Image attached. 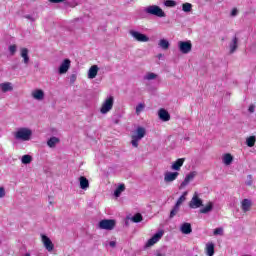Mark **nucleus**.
<instances>
[{
  "label": "nucleus",
  "mask_w": 256,
  "mask_h": 256,
  "mask_svg": "<svg viewBox=\"0 0 256 256\" xmlns=\"http://www.w3.org/2000/svg\"><path fill=\"white\" fill-rule=\"evenodd\" d=\"M13 135L16 141H31V137H33V131L30 128L21 127L18 128Z\"/></svg>",
  "instance_id": "1"
},
{
  "label": "nucleus",
  "mask_w": 256,
  "mask_h": 256,
  "mask_svg": "<svg viewBox=\"0 0 256 256\" xmlns=\"http://www.w3.org/2000/svg\"><path fill=\"white\" fill-rule=\"evenodd\" d=\"M147 15H154V17H166L165 11L157 5H150L144 8Z\"/></svg>",
  "instance_id": "2"
},
{
  "label": "nucleus",
  "mask_w": 256,
  "mask_h": 256,
  "mask_svg": "<svg viewBox=\"0 0 256 256\" xmlns=\"http://www.w3.org/2000/svg\"><path fill=\"white\" fill-rule=\"evenodd\" d=\"M146 130L143 127H138L135 131V134L132 135V140H131V145L134 147H139V142L141 141V139H143V137H145L146 135Z\"/></svg>",
  "instance_id": "3"
},
{
  "label": "nucleus",
  "mask_w": 256,
  "mask_h": 256,
  "mask_svg": "<svg viewBox=\"0 0 256 256\" xmlns=\"http://www.w3.org/2000/svg\"><path fill=\"white\" fill-rule=\"evenodd\" d=\"M115 225H117V222L113 219H104L98 223V227L105 231H113L115 229Z\"/></svg>",
  "instance_id": "4"
},
{
  "label": "nucleus",
  "mask_w": 256,
  "mask_h": 256,
  "mask_svg": "<svg viewBox=\"0 0 256 256\" xmlns=\"http://www.w3.org/2000/svg\"><path fill=\"white\" fill-rule=\"evenodd\" d=\"M113 103H115V99L113 98V96H109L105 99L100 108V112L102 113V115H106V113H109V111L113 109Z\"/></svg>",
  "instance_id": "5"
},
{
  "label": "nucleus",
  "mask_w": 256,
  "mask_h": 256,
  "mask_svg": "<svg viewBox=\"0 0 256 256\" xmlns=\"http://www.w3.org/2000/svg\"><path fill=\"white\" fill-rule=\"evenodd\" d=\"M129 35L134 38V41H138L139 43H148L149 37L137 30H130Z\"/></svg>",
  "instance_id": "6"
},
{
  "label": "nucleus",
  "mask_w": 256,
  "mask_h": 256,
  "mask_svg": "<svg viewBox=\"0 0 256 256\" xmlns=\"http://www.w3.org/2000/svg\"><path fill=\"white\" fill-rule=\"evenodd\" d=\"M178 47L181 53L187 55V53H191V49H193V44H191V41H180L178 42Z\"/></svg>",
  "instance_id": "7"
},
{
  "label": "nucleus",
  "mask_w": 256,
  "mask_h": 256,
  "mask_svg": "<svg viewBox=\"0 0 256 256\" xmlns=\"http://www.w3.org/2000/svg\"><path fill=\"white\" fill-rule=\"evenodd\" d=\"M164 232L163 230L157 232L156 234L153 235V237H151L147 243H146V247H153V245H155V243H158V241L163 237Z\"/></svg>",
  "instance_id": "8"
},
{
  "label": "nucleus",
  "mask_w": 256,
  "mask_h": 256,
  "mask_svg": "<svg viewBox=\"0 0 256 256\" xmlns=\"http://www.w3.org/2000/svg\"><path fill=\"white\" fill-rule=\"evenodd\" d=\"M41 239H42V243H43L46 250L51 252V251H53V249H55V245L53 244L51 239L49 237H47V235L42 234Z\"/></svg>",
  "instance_id": "9"
},
{
  "label": "nucleus",
  "mask_w": 256,
  "mask_h": 256,
  "mask_svg": "<svg viewBox=\"0 0 256 256\" xmlns=\"http://www.w3.org/2000/svg\"><path fill=\"white\" fill-rule=\"evenodd\" d=\"M70 68H71V60L65 59L61 63L60 67L58 68V73L60 75H65V73H67Z\"/></svg>",
  "instance_id": "10"
},
{
  "label": "nucleus",
  "mask_w": 256,
  "mask_h": 256,
  "mask_svg": "<svg viewBox=\"0 0 256 256\" xmlns=\"http://www.w3.org/2000/svg\"><path fill=\"white\" fill-rule=\"evenodd\" d=\"M195 177H197V173L195 171L187 174L184 181L180 184L179 189H185V187H187V185H189V183H191Z\"/></svg>",
  "instance_id": "11"
},
{
  "label": "nucleus",
  "mask_w": 256,
  "mask_h": 256,
  "mask_svg": "<svg viewBox=\"0 0 256 256\" xmlns=\"http://www.w3.org/2000/svg\"><path fill=\"white\" fill-rule=\"evenodd\" d=\"M202 206H203V201L199 198V196H197V194H195L189 203V208L199 209V207H202Z\"/></svg>",
  "instance_id": "12"
},
{
  "label": "nucleus",
  "mask_w": 256,
  "mask_h": 256,
  "mask_svg": "<svg viewBox=\"0 0 256 256\" xmlns=\"http://www.w3.org/2000/svg\"><path fill=\"white\" fill-rule=\"evenodd\" d=\"M179 177V172H165L164 181L165 183H173Z\"/></svg>",
  "instance_id": "13"
},
{
  "label": "nucleus",
  "mask_w": 256,
  "mask_h": 256,
  "mask_svg": "<svg viewBox=\"0 0 256 256\" xmlns=\"http://www.w3.org/2000/svg\"><path fill=\"white\" fill-rule=\"evenodd\" d=\"M158 117L161 121L167 122L171 120V114L165 108H161L158 111Z\"/></svg>",
  "instance_id": "14"
},
{
  "label": "nucleus",
  "mask_w": 256,
  "mask_h": 256,
  "mask_svg": "<svg viewBox=\"0 0 256 256\" xmlns=\"http://www.w3.org/2000/svg\"><path fill=\"white\" fill-rule=\"evenodd\" d=\"M180 231H181V233H183V235H191V233H193V228L191 227V223L184 222L180 226Z\"/></svg>",
  "instance_id": "15"
},
{
  "label": "nucleus",
  "mask_w": 256,
  "mask_h": 256,
  "mask_svg": "<svg viewBox=\"0 0 256 256\" xmlns=\"http://www.w3.org/2000/svg\"><path fill=\"white\" fill-rule=\"evenodd\" d=\"M253 206V202L249 199H243L241 201V209L243 213H247L251 211V207Z\"/></svg>",
  "instance_id": "16"
},
{
  "label": "nucleus",
  "mask_w": 256,
  "mask_h": 256,
  "mask_svg": "<svg viewBox=\"0 0 256 256\" xmlns=\"http://www.w3.org/2000/svg\"><path fill=\"white\" fill-rule=\"evenodd\" d=\"M10 91H13V83L11 82L0 83V93H9Z\"/></svg>",
  "instance_id": "17"
},
{
  "label": "nucleus",
  "mask_w": 256,
  "mask_h": 256,
  "mask_svg": "<svg viewBox=\"0 0 256 256\" xmlns=\"http://www.w3.org/2000/svg\"><path fill=\"white\" fill-rule=\"evenodd\" d=\"M183 163H185V158L177 159L171 165L172 171H181V168L183 167Z\"/></svg>",
  "instance_id": "18"
},
{
  "label": "nucleus",
  "mask_w": 256,
  "mask_h": 256,
  "mask_svg": "<svg viewBox=\"0 0 256 256\" xmlns=\"http://www.w3.org/2000/svg\"><path fill=\"white\" fill-rule=\"evenodd\" d=\"M33 99H36V101H43L45 99V92L41 89H36L32 92Z\"/></svg>",
  "instance_id": "19"
},
{
  "label": "nucleus",
  "mask_w": 256,
  "mask_h": 256,
  "mask_svg": "<svg viewBox=\"0 0 256 256\" xmlns=\"http://www.w3.org/2000/svg\"><path fill=\"white\" fill-rule=\"evenodd\" d=\"M20 56L23 59L24 65H29V49L21 48L20 49Z\"/></svg>",
  "instance_id": "20"
},
{
  "label": "nucleus",
  "mask_w": 256,
  "mask_h": 256,
  "mask_svg": "<svg viewBox=\"0 0 256 256\" xmlns=\"http://www.w3.org/2000/svg\"><path fill=\"white\" fill-rule=\"evenodd\" d=\"M99 73V66L93 65L88 70V79H95Z\"/></svg>",
  "instance_id": "21"
},
{
  "label": "nucleus",
  "mask_w": 256,
  "mask_h": 256,
  "mask_svg": "<svg viewBox=\"0 0 256 256\" xmlns=\"http://www.w3.org/2000/svg\"><path fill=\"white\" fill-rule=\"evenodd\" d=\"M238 43H239V38H237V36H234L232 38V41L229 44V49L231 54L237 51Z\"/></svg>",
  "instance_id": "22"
},
{
  "label": "nucleus",
  "mask_w": 256,
  "mask_h": 256,
  "mask_svg": "<svg viewBox=\"0 0 256 256\" xmlns=\"http://www.w3.org/2000/svg\"><path fill=\"white\" fill-rule=\"evenodd\" d=\"M79 183H80V189L83 191H87L89 187V180L85 176H81L79 178Z\"/></svg>",
  "instance_id": "23"
},
{
  "label": "nucleus",
  "mask_w": 256,
  "mask_h": 256,
  "mask_svg": "<svg viewBox=\"0 0 256 256\" xmlns=\"http://www.w3.org/2000/svg\"><path fill=\"white\" fill-rule=\"evenodd\" d=\"M222 163L226 166L231 165L233 163V155L230 153H226L222 156Z\"/></svg>",
  "instance_id": "24"
},
{
  "label": "nucleus",
  "mask_w": 256,
  "mask_h": 256,
  "mask_svg": "<svg viewBox=\"0 0 256 256\" xmlns=\"http://www.w3.org/2000/svg\"><path fill=\"white\" fill-rule=\"evenodd\" d=\"M206 255L207 256L215 255V244H213V242H209L206 244Z\"/></svg>",
  "instance_id": "25"
},
{
  "label": "nucleus",
  "mask_w": 256,
  "mask_h": 256,
  "mask_svg": "<svg viewBox=\"0 0 256 256\" xmlns=\"http://www.w3.org/2000/svg\"><path fill=\"white\" fill-rule=\"evenodd\" d=\"M158 45L161 49H163L164 51H167V49H169L171 44L169 43V40H167V39H160Z\"/></svg>",
  "instance_id": "26"
},
{
  "label": "nucleus",
  "mask_w": 256,
  "mask_h": 256,
  "mask_svg": "<svg viewBox=\"0 0 256 256\" xmlns=\"http://www.w3.org/2000/svg\"><path fill=\"white\" fill-rule=\"evenodd\" d=\"M31 161H33V157L29 154L23 155L21 158V163H23V165H29Z\"/></svg>",
  "instance_id": "27"
},
{
  "label": "nucleus",
  "mask_w": 256,
  "mask_h": 256,
  "mask_svg": "<svg viewBox=\"0 0 256 256\" xmlns=\"http://www.w3.org/2000/svg\"><path fill=\"white\" fill-rule=\"evenodd\" d=\"M213 211V203L209 202L204 208L200 209V213L207 214Z\"/></svg>",
  "instance_id": "28"
},
{
  "label": "nucleus",
  "mask_w": 256,
  "mask_h": 256,
  "mask_svg": "<svg viewBox=\"0 0 256 256\" xmlns=\"http://www.w3.org/2000/svg\"><path fill=\"white\" fill-rule=\"evenodd\" d=\"M193 9V5L189 2H186L184 4H182V11H184V13H191Z\"/></svg>",
  "instance_id": "29"
},
{
  "label": "nucleus",
  "mask_w": 256,
  "mask_h": 256,
  "mask_svg": "<svg viewBox=\"0 0 256 256\" xmlns=\"http://www.w3.org/2000/svg\"><path fill=\"white\" fill-rule=\"evenodd\" d=\"M125 191V184H120L114 191L116 197H121V194Z\"/></svg>",
  "instance_id": "30"
},
{
  "label": "nucleus",
  "mask_w": 256,
  "mask_h": 256,
  "mask_svg": "<svg viewBox=\"0 0 256 256\" xmlns=\"http://www.w3.org/2000/svg\"><path fill=\"white\" fill-rule=\"evenodd\" d=\"M57 143H59V138L57 137H51L48 141H47V145L48 147H55L57 145Z\"/></svg>",
  "instance_id": "31"
},
{
  "label": "nucleus",
  "mask_w": 256,
  "mask_h": 256,
  "mask_svg": "<svg viewBox=\"0 0 256 256\" xmlns=\"http://www.w3.org/2000/svg\"><path fill=\"white\" fill-rule=\"evenodd\" d=\"M181 206H177L176 204L174 205V207L172 208V210L170 211V215L169 218L173 219V217H175V215H177L179 213V209Z\"/></svg>",
  "instance_id": "32"
},
{
  "label": "nucleus",
  "mask_w": 256,
  "mask_h": 256,
  "mask_svg": "<svg viewBox=\"0 0 256 256\" xmlns=\"http://www.w3.org/2000/svg\"><path fill=\"white\" fill-rule=\"evenodd\" d=\"M255 141H256V138L255 136H250L246 139V145L248 147H255Z\"/></svg>",
  "instance_id": "33"
},
{
  "label": "nucleus",
  "mask_w": 256,
  "mask_h": 256,
  "mask_svg": "<svg viewBox=\"0 0 256 256\" xmlns=\"http://www.w3.org/2000/svg\"><path fill=\"white\" fill-rule=\"evenodd\" d=\"M131 221H133V223H141V221H143V215L137 213L131 218Z\"/></svg>",
  "instance_id": "34"
},
{
  "label": "nucleus",
  "mask_w": 256,
  "mask_h": 256,
  "mask_svg": "<svg viewBox=\"0 0 256 256\" xmlns=\"http://www.w3.org/2000/svg\"><path fill=\"white\" fill-rule=\"evenodd\" d=\"M185 195H187V192H184L183 195L178 198L175 204L176 206L181 207V205L185 203V200H186Z\"/></svg>",
  "instance_id": "35"
},
{
  "label": "nucleus",
  "mask_w": 256,
  "mask_h": 256,
  "mask_svg": "<svg viewBox=\"0 0 256 256\" xmlns=\"http://www.w3.org/2000/svg\"><path fill=\"white\" fill-rule=\"evenodd\" d=\"M144 79H146V81H153V79H157V74L153 73V72H149Z\"/></svg>",
  "instance_id": "36"
},
{
  "label": "nucleus",
  "mask_w": 256,
  "mask_h": 256,
  "mask_svg": "<svg viewBox=\"0 0 256 256\" xmlns=\"http://www.w3.org/2000/svg\"><path fill=\"white\" fill-rule=\"evenodd\" d=\"M145 109V105L143 103H139L136 106V115H141L142 111Z\"/></svg>",
  "instance_id": "37"
},
{
  "label": "nucleus",
  "mask_w": 256,
  "mask_h": 256,
  "mask_svg": "<svg viewBox=\"0 0 256 256\" xmlns=\"http://www.w3.org/2000/svg\"><path fill=\"white\" fill-rule=\"evenodd\" d=\"M165 7H176L177 6V2L173 1V0H166L164 2Z\"/></svg>",
  "instance_id": "38"
},
{
  "label": "nucleus",
  "mask_w": 256,
  "mask_h": 256,
  "mask_svg": "<svg viewBox=\"0 0 256 256\" xmlns=\"http://www.w3.org/2000/svg\"><path fill=\"white\" fill-rule=\"evenodd\" d=\"M8 49L11 55H15V53L17 52V45H10Z\"/></svg>",
  "instance_id": "39"
},
{
  "label": "nucleus",
  "mask_w": 256,
  "mask_h": 256,
  "mask_svg": "<svg viewBox=\"0 0 256 256\" xmlns=\"http://www.w3.org/2000/svg\"><path fill=\"white\" fill-rule=\"evenodd\" d=\"M213 234L214 235H223V228L219 227V228L214 229Z\"/></svg>",
  "instance_id": "40"
},
{
  "label": "nucleus",
  "mask_w": 256,
  "mask_h": 256,
  "mask_svg": "<svg viewBox=\"0 0 256 256\" xmlns=\"http://www.w3.org/2000/svg\"><path fill=\"white\" fill-rule=\"evenodd\" d=\"M237 13H239V11L237 10V8H234V9L231 11V17H237Z\"/></svg>",
  "instance_id": "41"
},
{
  "label": "nucleus",
  "mask_w": 256,
  "mask_h": 256,
  "mask_svg": "<svg viewBox=\"0 0 256 256\" xmlns=\"http://www.w3.org/2000/svg\"><path fill=\"white\" fill-rule=\"evenodd\" d=\"M25 19H28V21H31L32 23L35 22V18L31 15H25Z\"/></svg>",
  "instance_id": "42"
},
{
  "label": "nucleus",
  "mask_w": 256,
  "mask_h": 256,
  "mask_svg": "<svg viewBox=\"0 0 256 256\" xmlns=\"http://www.w3.org/2000/svg\"><path fill=\"white\" fill-rule=\"evenodd\" d=\"M5 197V188L0 187V199Z\"/></svg>",
  "instance_id": "43"
},
{
  "label": "nucleus",
  "mask_w": 256,
  "mask_h": 256,
  "mask_svg": "<svg viewBox=\"0 0 256 256\" xmlns=\"http://www.w3.org/2000/svg\"><path fill=\"white\" fill-rule=\"evenodd\" d=\"M248 111L249 113H255V105H250Z\"/></svg>",
  "instance_id": "44"
},
{
  "label": "nucleus",
  "mask_w": 256,
  "mask_h": 256,
  "mask_svg": "<svg viewBox=\"0 0 256 256\" xmlns=\"http://www.w3.org/2000/svg\"><path fill=\"white\" fill-rule=\"evenodd\" d=\"M48 1H49V3H63L66 0H48Z\"/></svg>",
  "instance_id": "45"
},
{
  "label": "nucleus",
  "mask_w": 256,
  "mask_h": 256,
  "mask_svg": "<svg viewBox=\"0 0 256 256\" xmlns=\"http://www.w3.org/2000/svg\"><path fill=\"white\" fill-rule=\"evenodd\" d=\"M110 247H116L117 243L115 241H111L109 243Z\"/></svg>",
  "instance_id": "46"
},
{
  "label": "nucleus",
  "mask_w": 256,
  "mask_h": 256,
  "mask_svg": "<svg viewBox=\"0 0 256 256\" xmlns=\"http://www.w3.org/2000/svg\"><path fill=\"white\" fill-rule=\"evenodd\" d=\"M156 256H163V254H161V253H157V254H156Z\"/></svg>",
  "instance_id": "47"
},
{
  "label": "nucleus",
  "mask_w": 256,
  "mask_h": 256,
  "mask_svg": "<svg viewBox=\"0 0 256 256\" xmlns=\"http://www.w3.org/2000/svg\"><path fill=\"white\" fill-rule=\"evenodd\" d=\"M24 256H31V254L30 253H26Z\"/></svg>",
  "instance_id": "48"
},
{
  "label": "nucleus",
  "mask_w": 256,
  "mask_h": 256,
  "mask_svg": "<svg viewBox=\"0 0 256 256\" xmlns=\"http://www.w3.org/2000/svg\"><path fill=\"white\" fill-rule=\"evenodd\" d=\"M242 256H251V255H249V254H245V255H242Z\"/></svg>",
  "instance_id": "49"
},
{
  "label": "nucleus",
  "mask_w": 256,
  "mask_h": 256,
  "mask_svg": "<svg viewBox=\"0 0 256 256\" xmlns=\"http://www.w3.org/2000/svg\"><path fill=\"white\" fill-rule=\"evenodd\" d=\"M247 185H251V182H248Z\"/></svg>",
  "instance_id": "50"
}]
</instances>
